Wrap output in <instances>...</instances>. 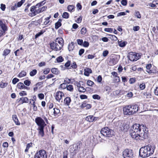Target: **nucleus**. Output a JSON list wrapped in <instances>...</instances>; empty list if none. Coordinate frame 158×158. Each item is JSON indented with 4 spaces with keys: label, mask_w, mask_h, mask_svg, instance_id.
<instances>
[{
    "label": "nucleus",
    "mask_w": 158,
    "mask_h": 158,
    "mask_svg": "<svg viewBox=\"0 0 158 158\" xmlns=\"http://www.w3.org/2000/svg\"><path fill=\"white\" fill-rule=\"evenodd\" d=\"M145 124L137 123L132 126L129 131L130 135L132 138L136 140L146 139L148 136Z\"/></svg>",
    "instance_id": "1"
},
{
    "label": "nucleus",
    "mask_w": 158,
    "mask_h": 158,
    "mask_svg": "<svg viewBox=\"0 0 158 158\" xmlns=\"http://www.w3.org/2000/svg\"><path fill=\"white\" fill-rule=\"evenodd\" d=\"M155 147L154 145H148L141 147L139 150V155L143 158L147 157L154 152Z\"/></svg>",
    "instance_id": "2"
},
{
    "label": "nucleus",
    "mask_w": 158,
    "mask_h": 158,
    "mask_svg": "<svg viewBox=\"0 0 158 158\" xmlns=\"http://www.w3.org/2000/svg\"><path fill=\"white\" fill-rule=\"evenodd\" d=\"M139 109L137 104H133L126 106L123 108V114L127 115H132L138 111Z\"/></svg>",
    "instance_id": "3"
},
{
    "label": "nucleus",
    "mask_w": 158,
    "mask_h": 158,
    "mask_svg": "<svg viewBox=\"0 0 158 158\" xmlns=\"http://www.w3.org/2000/svg\"><path fill=\"white\" fill-rule=\"evenodd\" d=\"M101 134L104 136L110 137L114 135V131L107 127L102 128L100 131Z\"/></svg>",
    "instance_id": "4"
},
{
    "label": "nucleus",
    "mask_w": 158,
    "mask_h": 158,
    "mask_svg": "<svg viewBox=\"0 0 158 158\" xmlns=\"http://www.w3.org/2000/svg\"><path fill=\"white\" fill-rule=\"evenodd\" d=\"M123 156L124 158H133V153L132 150L126 149L123 152Z\"/></svg>",
    "instance_id": "5"
},
{
    "label": "nucleus",
    "mask_w": 158,
    "mask_h": 158,
    "mask_svg": "<svg viewBox=\"0 0 158 158\" xmlns=\"http://www.w3.org/2000/svg\"><path fill=\"white\" fill-rule=\"evenodd\" d=\"M46 152L44 150H40L37 152L34 156V158H47Z\"/></svg>",
    "instance_id": "6"
},
{
    "label": "nucleus",
    "mask_w": 158,
    "mask_h": 158,
    "mask_svg": "<svg viewBox=\"0 0 158 158\" xmlns=\"http://www.w3.org/2000/svg\"><path fill=\"white\" fill-rule=\"evenodd\" d=\"M35 120L38 127H44L46 125L44 120L40 117H37Z\"/></svg>",
    "instance_id": "7"
},
{
    "label": "nucleus",
    "mask_w": 158,
    "mask_h": 158,
    "mask_svg": "<svg viewBox=\"0 0 158 158\" xmlns=\"http://www.w3.org/2000/svg\"><path fill=\"white\" fill-rule=\"evenodd\" d=\"M50 45L51 48L56 51L60 50L63 47L61 45L53 41L50 43Z\"/></svg>",
    "instance_id": "8"
},
{
    "label": "nucleus",
    "mask_w": 158,
    "mask_h": 158,
    "mask_svg": "<svg viewBox=\"0 0 158 158\" xmlns=\"http://www.w3.org/2000/svg\"><path fill=\"white\" fill-rule=\"evenodd\" d=\"M82 144V143L80 142L77 143L75 145H74V146H73V149H74L73 153H74V154H77L79 152L81 149Z\"/></svg>",
    "instance_id": "9"
},
{
    "label": "nucleus",
    "mask_w": 158,
    "mask_h": 158,
    "mask_svg": "<svg viewBox=\"0 0 158 158\" xmlns=\"http://www.w3.org/2000/svg\"><path fill=\"white\" fill-rule=\"evenodd\" d=\"M118 58L117 57L110 58L108 62V64L110 66H112L116 64L118 61L120 56H118Z\"/></svg>",
    "instance_id": "10"
},
{
    "label": "nucleus",
    "mask_w": 158,
    "mask_h": 158,
    "mask_svg": "<svg viewBox=\"0 0 158 158\" xmlns=\"http://www.w3.org/2000/svg\"><path fill=\"white\" fill-rule=\"evenodd\" d=\"M134 53L135 52H131L127 56L128 58L131 61H136L138 60V58L136 57V56Z\"/></svg>",
    "instance_id": "11"
},
{
    "label": "nucleus",
    "mask_w": 158,
    "mask_h": 158,
    "mask_svg": "<svg viewBox=\"0 0 158 158\" xmlns=\"http://www.w3.org/2000/svg\"><path fill=\"white\" fill-rule=\"evenodd\" d=\"M64 94L62 92L58 91L56 93L55 99L58 102H60L63 96H64Z\"/></svg>",
    "instance_id": "12"
},
{
    "label": "nucleus",
    "mask_w": 158,
    "mask_h": 158,
    "mask_svg": "<svg viewBox=\"0 0 158 158\" xmlns=\"http://www.w3.org/2000/svg\"><path fill=\"white\" fill-rule=\"evenodd\" d=\"M17 101L21 104H23L24 103H28L29 101V99L27 97H22L20 99H18Z\"/></svg>",
    "instance_id": "13"
},
{
    "label": "nucleus",
    "mask_w": 158,
    "mask_h": 158,
    "mask_svg": "<svg viewBox=\"0 0 158 158\" xmlns=\"http://www.w3.org/2000/svg\"><path fill=\"white\" fill-rule=\"evenodd\" d=\"M97 118V117H94L93 115H89L86 117L85 119L87 121L92 122L96 120Z\"/></svg>",
    "instance_id": "14"
},
{
    "label": "nucleus",
    "mask_w": 158,
    "mask_h": 158,
    "mask_svg": "<svg viewBox=\"0 0 158 158\" xmlns=\"http://www.w3.org/2000/svg\"><path fill=\"white\" fill-rule=\"evenodd\" d=\"M53 42L55 43H57V44H59L63 47L64 45V40L61 37L56 38L55 41Z\"/></svg>",
    "instance_id": "15"
},
{
    "label": "nucleus",
    "mask_w": 158,
    "mask_h": 158,
    "mask_svg": "<svg viewBox=\"0 0 158 158\" xmlns=\"http://www.w3.org/2000/svg\"><path fill=\"white\" fill-rule=\"evenodd\" d=\"M17 87L20 89H30L29 87L25 86L23 83L21 82H19L17 84Z\"/></svg>",
    "instance_id": "16"
},
{
    "label": "nucleus",
    "mask_w": 158,
    "mask_h": 158,
    "mask_svg": "<svg viewBox=\"0 0 158 158\" xmlns=\"http://www.w3.org/2000/svg\"><path fill=\"white\" fill-rule=\"evenodd\" d=\"M44 127H38L37 130L39 131L38 135H40L41 137H43L44 135Z\"/></svg>",
    "instance_id": "17"
},
{
    "label": "nucleus",
    "mask_w": 158,
    "mask_h": 158,
    "mask_svg": "<svg viewBox=\"0 0 158 158\" xmlns=\"http://www.w3.org/2000/svg\"><path fill=\"white\" fill-rule=\"evenodd\" d=\"M84 75L86 76H89L90 73H92V70L91 69L86 68L84 69Z\"/></svg>",
    "instance_id": "18"
},
{
    "label": "nucleus",
    "mask_w": 158,
    "mask_h": 158,
    "mask_svg": "<svg viewBox=\"0 0 158 158\" xmlns=\"http://www.w3.org/2000/svg\"><path fill=\"white\" fill-rule=\"evenodd\" d=\"M118 44L119 46L121 48L124 47L127 44V42L126 41H118Z\"/></svg>",
    "instance_id": "19"
},
{
    "label": "nucleus",
    "mask_w": 158,
    "mask_h": 158,
    "mask_svg": "<svg viewBox=\"0 0 158 158\" xmlns=\"http://www.w3.org/2000/svg\"><path fill=\"white\" fill-rule=\"evenodd\" d=\"M47 9V6H43L42 7L39 8L37 10H35V11L37 14L40 13L44 10H45Z\"/></svg>",
    "instance_id": "20"
},
{
    "label": "nucleus",
    "mask_w": 158,
    "mask_h": 158,
    "mask_svg": "<svg viewBox=\"0 0 158 158\" xmlns=\"http://www.w3.org/2000/svg\"><path fill=\"white\" fill-rule=\"evenodd\" d=\"M0 27L4 31H5L7 30V27L6 25L3 23L2 21L0 20Z\"/></svg>",
    "instance_id": "21"
},
{
    "label": "nucleus",
    "mask_w": 158,
    "mask_h": 158,
    "mask_svg": "<svg viewBox=\"0 0 158 158\" xmlns=\"http://www.w3.org/2000/svg\"><path fill=\"white\" fill-rule=\"evenodd\" d=\"M12 117L16 125H20V123L16 115H13Z\"/></svg>",
    "instance_id": "22"
},
{
    "label": "nucleus",
    "mask_w": 158,
    "mask_h": 158,
    "mask_svg": "<svg viewBox=\"0 0 158 158\" xmlns=\"http://www.w3.org/2000/svg\"><path fill=\"white\" fill-rule=\"evenodd\" d=\"M62 20L60 19H59L58 21L55 23V28L56 29H58L59 27L61 26L62 23L61 22Z\"/></svg>",
    "instance_id": "23"
},
{
    "label": "nucleus",
    "mask_w": 158,
    "mask_h": 158,
    "mask_svg": "<svg viewBox=\"0 0 158 158\" xmlns=\"http://www.w3.org/2000/svg\"><path fill=\"white\" fill-rule=\"evenodd\" d=\"M152 65L151 64H148L146 66V68L147 69V72L149 74L154 73L153 71L150 69Z\"/></svg>",
    "instance_id": "24"
},
{
    "label": "nucleus",
    "mask_w": 158,
    "mask_h": 158,
    "mask_svg": "<svg viewBox=\"0 0 158 158\" xmlns=\"http://www.w3.org/2000/svg\"><path fill=\"white\" fill-rule=\"evenodd\" d=\"M51 18V16H49L48 17L45 19V21L44 22V24L45 25L48 24L50 25L51 24L52 22H50L49 19Z\"/></svg>",
    "instance_id": "25"
},
{
    "label": "nucleus",
    "mask_w": 158,
    "mask_h": 158,
    "mask_svg": "<svg viewBox=\"0 0 158 158\" xmlns=\"http://www.w3.org/2000/svg\"><path fill=\"white\" fill-rule=\"evenodd\" d=\"M64 101L65 102V104L66 105L69 106L70 104L71 100L70 97H67L64 99Z\"/></svg>",
    "instance_id": "26"
},
{
    "label": "nucleus",
    "mask_w": 158,
    "mask_h": 158,
    "mask_svg": "<svg viewBox=\"0 0 158 158\" xmlns=\"http://www.w3.org/2000/svg\"><path fill=\"white\" fill-rule=\"evenodd\" d=\"M51 71L53 73L56 75H58L60 73L59 70L57 68H52Z\"/></svg>",
    "instance_id": "27"
},
{
    "label": "nucleus",
    "mask_w": 158,
    "mask_h": 158,
    "mask_svg": "<svg viewBox=\"0 0 158 158\" xmlns=\"http://www.w3.org/2000/svg\"><path fill=\"white\" fill-rule=\"evenodd\" d=\"M45 30H42L40 32L37 33L35 36V39H36L38 37L40 36L41 35H42L44 32H45Z\"/></svg>",
    "instance_id": "28"
},
{
    "label": "nucleus",
    "mask_w": 158,
    "mask_h": 158,
    "mask_svg": "<svg viewBox=\"0 0 158 158\" xmlns=\"http://www.w3.org/2000/svg\"><path fill=\"white\" fill-rule=\"evenodd\" d=\"M74 43L73 42H72L68 45V49L69 51H72L74 47Z\"/></svg>",
    "instance_id": "29"
},
{
    "label": "nucleus",
    "mask_w": 158,
    "mask_h": 158,
    "mask_svg": "<svg viewBox=\"0 0 158 158\" xmlns=\"http://www.w3.org/2000/svg\"><path fill=\"white\" fill-rule=\"evenodd\" d=\"M46 0H44L42 2H40L37 4L36 5V7H40L44 5L46 3Z\"/></svg>",
    "instance_id": "30"
},
{
    "label": "nucleus",
    "mask_w": 158,
    "mask_h": 158,
    "mask_svg": "<svg viewBox=\"0 0 158 158\" xmlns=\"http://www.w3.org/2000/svg\"><path fill=\"white\" fill-rule=\"evenodd\" d=\"M26 74L27 73L25 71H22L19 74L18 77H21L26 76Z\"/></svg>",
    "instance_id": "31"
},
{
    "label": "nucleus",
    "mask_w": 158,
    "mask_h": 158,
    "mask_svg": "<svg viewBox=\"0 0 158 158\" xmlns=\"http://www.w3.org/2000/svg\"><path fill=\"white\" fill-rule=\"evenodd\" d=\"M53 110H54L53 114L55 116H56L57 114L60 112V110L59 109L54 108Z\"/></svg>",
    "instance_id": "32"
},
{
    "label": "nucleus",
    "mask_w": 158,
    "mask_h": 158,
    "mask_svg": "<svg viewBox=\"0 0 158 158\" xmlns=\"http://www.w3.org/2000/svg\"><path fill=\"white\" fill-rule=\"evenodd\" d=\"M56 60L57 62L61 63L64 61V59L62 56H60L57 58Z\"/></svg>",
    "instance_id": "33"
},
{
    "label": "nucleus",
    "mask_w": 158,
    "mask_h": 158,
    "mask_svg": "<svg viewBox=\"0 0 158 158\" xmlns=\"http://www.w3.org/2000/svg\"><path fill=\"white\" fill-rule=\"evenodd\" d=\"M67 89L70 92H73V85H67Z\"/></svg>",
    "instance_id": "34"
},
{
    "label": "nucleus",
    "mask_w": 158,
    "mask_h": 158,
    "mask_svg": "<svg viewBox=\"0 0 158 158\" xmlns=\"http://www.w3.org/2000/svg\"><path fill=\"white\" fill-rule=\"evenodd\" d=\"M10 52V50L9 49H5L3 52V55L4 56H6Z\"/></svg>",
    "instance_id": "35"
},
{
    "label": "nucleus",
    "mask_w": 158,
    "mask_h": 158,
    "mask_svg": "<svg viewBox=\"0 0 158 158\" xmlns=\"http://www.w3.org/2000/svg\"><path fill=\"white\" fill-rule=\"evenodd\" d=\"M32 144H33L32 143H28L27 144L26 148L25 150V152H27L28 151L30 148L32 146Z\"/></svg>",
    "instance_id": "36"
},
{
    "label": "nucleus",
    "mask_w": 158,
    "mask_h": 158,
    "mask_svg": "<svg viewBox=\"0 0 158 158\" xmlns=\"http://www.w3.org/2000/svg\"><path fill=\"white\" fill-rule=\"evenodd\" d=\"M8 85L7 82L4 83L2 81L0 82V87L1 88H3L6 86Z\"/></svg>",
    "instance_id": "37"
},
{
    "label": "nucleus",
    "mask_w": 158,
    "mask_h": 158,
    "mask_svg": "<svg viewBox=\"0 0 158 158\" xmlns=\"http://www.w3.org/2000/svg\"><path fill=\"white\" fill-rule=\"evenodd\" d=\"M62 16L64 18L67 19L69 18V14L68 12H64L63 13Z\"/></svg>",
    "instance_id": "38"
},
{
    "label": "nucleus",
    "mask_w": 158,
    "mask_h": 158,
    "mask_svg": "<svg viewBox=\"0 0 158 158\" xmlns=\"http://www.w3.org/2000/svg\"><path fill=\"white\" fill-rule=\"evenodd\" d=\"M37 71L36 69L33 70L30 73V75L31 76L33 77L35 76L37 73Z\"/></svg>",
    "instance_id": "39"
},
{
    "label": "nucleus",
    "mask_w": 158,
    "mask_h": 158,
    "mask_svg": "<svg viewBox=\"0 0 158 158\" xmlns=\"http://www.w3.org/2000/svg\"><path fill=\"white\" fill-rule=\"evenodd\" d=\"M78 90L79 92L84 93L86 91V89L83 86L79 87L78 89Z\"/></svg>",
    "instance_id": "40"
},
{
    "label": "nucleus",
    "mask_w": 158,
    "mask_h": 158,
    "mask_svg": "<svg viewBox=\"0 0 158 158\" xmlns=\"http://www.w3.org/2000/svg\"><path fill=\"white\" fill-rule=\"evenodd\" d=\"M155 2H156V1H154L152 2V3H149L148 4V5L149 6H151L152 7H153V8L155 7L156 6V5L158 4V3H155Z\"/></svg>",
    "instance_id": "41"
},
{
    "label": "nucleus",
    "mask_w": 158,
    "mask_h": 158,
    "mask_svg": "<svg viewBox=\"0 0 158 158\" xmlns=\"http://www.w3.org/2000/svg\"><path fill=\"white\" fill-rule=\"evenodd\" d=\"M25 1V0H21L19 2L17 3V4L16 5L18 7H20L24 2Z\"/></svg>",
    "instance_id": "42"
},
{
    "label": "nucleus",
    "mask_w": 158,
    "mask_h": 158,
    "mask_svg": "<svg viewBox=\"0 0 158 158\" xmlns=\"http://www.w3.org/2000/svg\"><path fill=\"white\" fill-rule=\"evenodd\" d=\"M67 9L69 11H72L74 9V7L73 5H69L68 6Z\"/></svg>",
    "instance_id": "43"
},
{
    "label": "nucleus",
    "mask_w": 158,
    "mask_h": 158,
    "mask_svg": "<svg viewBox=\"0 0 158 158\" xmlns=\"http://www.w3.org/2000/svg\"><path fill=\"white\" fill-rule=\"evenodd\" d=\"M24 84L27 86H29L31 83V81L29 80H26L24 81Z\"/></svg>",
    "instance_id": "44"
},
{
    "label": "nucleus",
    "mask_w": 158,
    "mask_h": 158,
    "mask_svg": "<svg viewBox=\"0 0 158 158\" xmlns=\"http://www.w3.org/2000/svg\"><path fill=\"white\" fill-rule=\"evenodd\" d=\"M109 35L110 36V38L111 40L114 41H116L118 40V38L115 35Z\"/></svg>",
    "instance_id": "45"
},
{
    "label": "nucleus",
    "mask_w": 158,
    "mask_h": 158,
    "mask_svg": "<svg viewBox=\"0 0 158 158\" xmlns=\"http://www.w3.org/2000/svg\"><path fill=\"white\" fill-rule=\"evenodd\" d=\"M104 30L106 32L111 33L113 31V29L111 28H106Z\"/></svg>",
    "instance_id": "46"
},
{
    "label": "nucleus",
    "mask_w": 158,
    "mask_h": 158,
    "mask_svg": "<svg viewBox=\"0 0 158 158\" xmlns=\"http://www.w3.org/2000/svg\"><path fill=\"white\" fill-rule=\"evenodd\" d=\"M86 29L84 27H83L81 31V34L82 35H84L86 33Z\"/></svg>",
    "instance_id": "47"
},
{
    "label": "nucleus",
    "mask_w": 158,
    "mask_h": 158,
    "mask_svg": "<svg viewBox=\"0 0 158 158\" xmlns=\"http://www.w3.org/2000/svg\"><path fill=\"white\" fill-rule=\"evenodd\" d=\"M71 67L73 69H76L77 67V65L75 62H73L71 64Z\"/></svg>",
    "instance_id": "48"
},
{
    "label": "nucleus",
    "mask_w": 158,
    "mask_h": 158,
    "mask_svg": "<svg viewBox=\"0 0 158 158\" xmlns=\"http://www.w3.org/2000/svg\"><path fill=\"white\" fill-rule=\"evenodd\" d=\"M67 85H66V84L65 83H64L62 84H61L60 85V88L64 89H65L66 88H67Z\"/></svg>",
    "instance_id": "49"
},
{
    "label": "nucleus",
    "mask_w": 158,
    "mask_h": 158,
    "mask_svg": "<svg viewBox=\"0 0 158 158\" xmlns=\"http://www.w3.org/2000/svg\"><path fill=\"white\" fill-rule=\"evenodd\" d=\"M136 79L135 77L130 78L129 80V82L130 84H132L134 83Z\"/></svg>",
    "instance_id": "50"
},
{
    "label": "nucleus",
    "mask_w": 158,
    "mask_h": 158,
    "mask_svg": "<svg viewBox=\"0 0 158 158\" xmlns=\"http://www.w3.org/2000/svg\"><path fill=\"white\" fill-rule=\"evenodd\" d=\"M139 88L141 90H143L145 88V85L144 83H142L139 85Z\"/></svg>",
    "instance_id": "51"
},
{
    "label": "nucleus",
    "mask_w": 158,
    "mask_h": 158,
    "mask_svg": "<svg viewBox=\"0 0 158 158\" xmlns=\"http://www.w3.org/2000/svg\"><path fill=\"white\" fill-rule=\"evenodd\" d=\"M93 98L94 99H100L101 97H100L98 94H94L92 96Z\"/></svg>",
    "instance_id": "52"
},
{
    "label": "nucleus",
    "mask_w": 158,
    "mask_h": 158,
    "mask_svg": "<svg viewBox=\"0 0 158 158\" xmlns=\"http://www.w3.org/2000/svg\"><path fill=\"white\" fill-rule=\"evenodd\" d=\"M19 79H18L17 78H14L12 81V83L15 85V84L17 82H19Z\"/></svg>",
    "instance_id": "53"
},
{
    "label": "nucleus",
    "mask_w": 158,
    "mask_h": 158,
    "mask_svg": "<svg viewBox=\"0 0 158 158\" xmlns=\"http://www.w3.org/2000/svg\"><path fill=\"white\" fill-rule=\"evenodd\" d=\"M109 54V51L108 50H106L103 51L102 53V56L104 57L106 56Z\"/></svg>",
    "instance_id": "54"
},
{
    "label": "nucleus",
    "mask_w": 158,
    "mask_h": 158,
    "mask_svg": "<svg viewBox=\"0 0 158 158\" xmlns=\"http://www.w3.org/2000/svg\"><path fill=\"white\" fill-rule=\"evenodd\" d=\"M89 45V43L86 41H84V42H83V43L82 44L83 46L85 47H88Z\"/></svg>",
    "instance_id": "55"
},
{
    "label": "nucleus",
    "mask_w": 158,
    "mask_h": 158,
    "mask_svg": "<svg viewBox=\"0 0 158 158\" xmlns=\"http://www.w3.org/2000/svg\"><path fill=\"white\" fill-rule=\"evenodd\" d=\"M105 89L106 91L107 92V93L109 94L111 90V88L108 86H106L105 87Z\"/></svg>",
    "instance_id": "56"
},
{
    "label": "nucleus",
    "mask_w": 158,
    "mask_h": 158,
    "mask_svg": "<svg viewBox=\"0 0 158 158\" xmlns=\"http://www.w3.org/2000/svg\"><path fill=\"white\" fill-rule=\"evenodd\" d=\"M77 42L78 45H82L83 43V40H82L79 39H77Z\"/></svg>",
    "instance_id": "57"
},
{
    "label": "nucleus",
    "mask_w": 158,
    "mask_h": 158,
    "mask_svg": "<svg viewBox=\"0 0 158 158\" xmlns=\"http://www.w3.org/2000/svg\"><path fill=\"white\" fill-rule=\"evenodd\" d=\"M71 64V61L68 60L64 64V66L66 68L69 67Z\"/></svg>",
    "instance_id": "58"
},
{
    "label": "nucleus",
    "mask_w": 158,
    "mask_h": 158,
    "mask_svg": "<svg viewBox=\"0 0 158 158\" xmlns=\"http://www.w3.org/2000/svg\"><path fill=\"white\" fill-rule=\"evenodd\" d=\"M135 16L138 18H141V15L139 11L135 12Z\"/></svg>",
    "instance_id": "59"
},
{
    "label": "nucleus",
    "mask_w": 158,
    "mask_h": 158,
    "mask_svg": "<svg viewBox=\"0 0 158 158\" xmlns=\"http://www.w3.org/2000/svg\"><path fill=\"white\" fill-rule=\"evenodd\" d=\"M44 95L43 94L40 93L38 94V97L41 100L43 99L44 98Z\"/></svg>",
    "instance_id": "60"
},
{
    "label": "nucleus",
    "mask_w": 158,
    "mask_h": 158,
    "mask_svg": "<svg viewBox=\"0 0 158 158\" xmlns=\"http://www.w3.org/2000/svg\"><path fill=\"white\" fill-rule=\"evenodd\" d=\"M126 15V13L125 12H122L118 13L117 14V16L119 17V16H122L125 15Z\"/></svg>",
    "instance_id": "61"
},
{
    "label": "nucleus",
    "mask_w": 158,
    "mask_h": 158,
    "mask_svg": "<svg viewBox=\"0 0 158 158\" xmlns=\"http://www.w3.org/2000/svg\"><path fill=\"white\" fill-rule=\"evenodd\" d=\"M87 84L88 86H91L94 84V82L91 80H88L87 81Z\"/></svg>",
    "instance_id": "62"
},
{
    "label": "nucleus",
    "mask_w": 158,
    "mask_h": 158,
    "mask_svg": "<svg viewBox=\"0 0 158 158\" xmlns=\"http://www.w3.org/2000/svg\"><path fill=\"white\" fill-rule=\"evenodd\" d=\"M121 4L123 6H126L127 4V0H122L121 2Z\"/></svg>",
    "instance_id": "63"
},
{
    "label": "nucleus",
    "mask_w": 158,
    "mask_h": 158,
    "mask_svg": "<svg viewBox=\"0 0 158 158\" xmlns=\"http://www.w3.org/2000/svg\"><path fill=\"white\" fill-rule=\"evenodd\" d=\"M50 69L49 68L46 69L44 71V74H48L50 72Z\"/></svg>",
    "instance_id": "64"
}]
</instances>
